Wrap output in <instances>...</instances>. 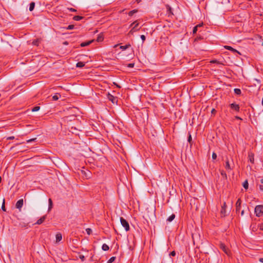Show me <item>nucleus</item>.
Segmentation results:
<instances>
[{"label": "nucleus", "instance_id": "obj_1", "mask_svg": "<svg viewBox=\"0 0 263 263\" xmlns=\"http://www.w3.org/2000/svg\"><path fill=\"white\" fill-rule=\"evenodd\" d=\"M120 220L122 227L124 228L125 231L127 232L129 231L130 227L128 221L122 217L120 218Z\"/></svg>", "mask_w": 263, "mask_h": 263}, {"label": "nucleus", "instance_id": "obj_2", "mask_svg": "<svg viewBox=\"0 0 263 263\" xmlns=\"http://www.w3.org/2000/svg\"><path fill=\"white\" fill-rule=\"evenodd\" d=\"M256 216L257 217H260L263 213V205H258L256 206L254 210Z\"/></svg>", "mask_w": 263, "mask_h": 263}, {"label": "nucleus", "instance_id": "obj_3", "mask_svg": "<svg viewBox=\"0 0 263 263\" xmlns=\"http://www.w3.org/2000/svg\"><path fill=\"white\" fill-rule=\"evenodd\" d=\"M219 248L222 250L227 255L230 256L231 251L222 242L219 243Z\"/></svg>", "mask_w": 263, "mask_h": 263}, {"label": "nucleus", "instance_id": "obj_4", "mask_svg": "<svg viewBox=\"0 0 263 263\" xmlns=\"http://www.w3.org/2000/svg\"><path fill=\"white\" fill-rule=\"evenodd\" d=\"M229 106L231 109H233L237 112H239L240 110L239 105L235 103H231L229 105Z\"/></svg>", "mask_w": 263, "mask_h": 263}, {"label": "nucleus", "instance_id": "obj_5", "mask_svg": "<svg viewBox=\"0 0 263 263\" xmlns=\"http://www.w3.org/2000/svg\"><path fill=\"white\" fill-rule=\"evenodd\" d=\"M134 25V27H133V28L130 30V32H135V31H136L137 30H138V29H137V27L139 25V23L138 22H137V21H136L135 22H134L131 25H130V26H132Z\"/></svg>", "mask_w": 263, "mask_h": 263}, {"label": "nucleus", "instance_id": "obj_6", "mask_svg": "<svg viewBox=\"0 0 263 263\" xmlns=\"http://www.w3.org/2000/svg\"><path fill=\"white\" fill-rule=\"evenodd\" d=\"M241 200L240 198H238L236 203V212L238 213L239 212L241 208Z\"/></svg>", "mask_w": 263, "mask_h": 263}, {"label": "nucleus", "instance_id": "obj_7", "mask_svg": "<svg viewBox=\"0 0 263 263\" xmlns=\"http://www.w3.org/2000/svg\"><path fill=\"white\" fill-rule=\"evenodd\" d=\"M23 205V199H21L18 200L16 202V204H15V207H16V208H17L20 210L22 208Z\"/></svg>", "mask_w": 263, "mask_h": 263}, {"label": "nucleus", "instance_id": "obj_8", "mask_svg": "<svg viewBox=\"0 0 263 263\" xmlns=\"http://www.w3.org/2000/svg\"><path fill=\"white\" fill-rule=\"evenodd\" d=\"M165 7L166 9L167 14H168V15L170 16L171 15H173L174 14L171 7L168 4L166 5Z\"/></svg>", "mask_w": 263, "mask_h": 263}, {"label": "nucleus", "instance_id": "obj_9", "mask_svg": "<svg viewBox=\"0 0 263 263\" xmlns=\"http://www.w3.org/2000/svg\"><path fill=\"white\" fill-rule=\"evenodd\" d=\"M46 216L44 215L41 217L35 223V224H42L46 219Z\"/></svg>", "mask_w": 263, "mask_h": 263}, {"label": "nucleus", "instance_id": "obj_10", "mask_svg": "<svg viewBox=\"0 0 263 263\" xmlns=\"http://www.w3.org/2000/svg\"><path fill=\"white\" fill-rule=\"evenodd\" d=\"M108 99L113 103H115V102H117V98L109 93L108 95Z\"/></svg>", "mask_w": 263, "mask_h": 263}, {"label": "nucleus", "instance_id": "obj_11", "mask_svg": "<svg viewBox=\"0 0 263 263\" xmlns=\"http://www.w3.org/2000/svg\"><path fill=\"white\" fill-rule=\"evenodd\" d=\"M224 48L229 50H230L231 51H232L233 53H235V52H237L239 54H240V53L236 49H234L233 48H232L231 46H224Z\"/></svg>", "mask_w": 263, "mask_h": 263}, {"label": "nucleus", "instance_id": "obj_12", "mask_svg": "<svg viewBox=\"0 0 263 263\" xmlns=\"http://www.w3.org/2000/svg\"><path fill=\"white\" fill-rule=\"evenodd\" d=\"M55 237H56V242H58L60 241L62 239V236L61 233H58L56 234Z\"/></svg>", "mask_w": 263, "mask_h": 263}, {"label": "nucleus", "instance_id": "obj_13", "mask_svg": "<svg viewBox=\"0 0 263 263\" xmlns=\"http://www.w3.org/2000/svg\"><path fill=\"white\" fill-rule=\"evenodd\" d=\"M92 42H93V40H91V41H90L88 42H83L80 44V46L81 47H85L86 46L90 45Z\"/></svg>", "mask_w": 263, "mask_h": 263}, {"label": "nucleus", "instance_id": "obj_14", "mask_svg": "<svg viewBox=\"0 0 263 263\" xmlns=\"http://www.w3.org/2000/svg\"><path fill=\"white\" fill-rule=\"evenodd\" d=\"M61 96L60 93H57L54 96H52V100L57 101L59 99V98L61 97Z\"/></svg>", "mask_w": 263, "mask_h": 263}, {"label": "nucleus", "instance_id": "obj_15", "mask_svg": "<svg viewBox=\"0 0 263 263\" xmlns=\"http://www.w3.org/2000/svg\"><path fill=\"white\" fill-rule=\"evenodd\" d=\"M103 35L102 34H100L97 37V41L98 42H101L103 41Z\"/></svg>", "mask_w": 263, "mask_h": 263}, {"label": "nucleus", "instance_id": "obj_16", "mask_svg": "<svg viewBox=\"0 0 263 263\" xmlns=\"http://www.w3.org/2000/svg\"><path fill=\"white\" fill-rule=\"evenodd\" d=\"M130 46H131V45L130 44H127L124 46H121L120 47V48L122 50H125L127 49V48H128L129 47H130Z\"/></svg>", "mask_w": 263, "mask_h": 263}, {"label": "nucleus", "instance_id": "obj_17", "mask_svg": "<svg viewBox=\"0 0 263 263\" xmlns=\"http://www.w3.org/2000/svg\"><path fill=\"white\" fill-rule=\"evenodd\" d=\"M85 64L84 62H79L76 64L77 67L82 68L83 67L85 66Z\"/></svg>", "mask_w": 263, "mask_h": 263}, {"label": "nucleus", "instance_id": "obj_18", "mask_svg": "<svg viewBox=\"0 0 263 263\" xmlns=\"http://www.w3.org/2000/svg\"><path fill=\"white\" fill-rule=\"evenodd\" d=\"M49 205H48V211H50L53 206V203L51 199L49 198L48 200Z\"/></svg>", "mask_w": 263, "mask_h": 263}, {"label": "nucleus", "instance_id": "obj_19", "mask_svg": "<svg viewBox=\"0 0 263 263\" xmlns=\"http://www.w3.org/2000/svg\"><path fill=\"white\" fill-rule=\"evenodd\" d=\"M175 217V215L174 214H172L170 216H169L166 219L167 221L171 222L172 221Z\"/></svg>", "mask_w": 263, "mask_h": 263}, {"label": "nucleus", "instance_id": "obj_20", "mask_svg": "<svg viewBox=\"0 0 263 263\" xmlns=\"http://www.w3.org/2000/svg\"><path fill=\"white\" fill-rule=\"evenodd\" d=\"M225 168L227 170H231L232 168H231V167L230 166V163H229V161L228 160H227L226 162V165H225Z\"/></svg>", "mask_w": 263, "mask_h": 263}, {"label": "nucleus", "instance_id": "obj_21", "mask_svg": "<svg viewBox=\"0 0 263 263\" xmlns=\"http://www.w3.org/2000/svg\"><path fill=\"white\" fill-rule=\"evenodd\" d=\"M35 7V3L34 2H31L30 3L29 5V10L30 11H32L34 10Z\"/></svg>", "mask_w": 263, "mask_h": 263}, {"label": "nucleus", "instance_id": "obj_22", "mask_svg": "<svg viewBox=\"0 0 263 263\" xmlns=\"http://www.w3.org/2000/svg\"><path fill=\"white\" fill-rule=\"evenodd\" d=\"M102 249L104 251H108L109 248L107 245L104 243L102 246Z\"/></svg>", "mask_w": 263, "mask_h": 263}, {"label": "nucleus", "instance_id": "obj_23", "mask_svg": "<svg viewBox=\"0 0 263 263\" xmlns=\"http://www.w3.org/2000/svg\"><path fill=\"white\" fill-rule=\"evenodd\" d=\"M83 17L81 16H79V15H76L74 16L73 17V19L74 20V21H80L81 20Z\"/></svg>", "mask_w": 263, "mask_h": 263}, {"label": "nucleus", "instance_id": "obj_24", "mask_svg": "<svg viewBox=\"0 0 263 263\" xmlns=\"http://www.w3.org/2000/svg\"><path fill=\"white\" fill-rule=\"evenodd\" d=\"M138 12V10L137 9H134V10H133L130 11H129L128 13V15L129 16H132L134 15V14H135V13H137Z\"/></svg>", "mask_w": 263, "mask_h": 263}, {"label": "nucleus", "instance_id": "obj_25", "mask_svg": "<svg viewBox=\"0 0 263 263\" xmlns=\"http://www.w3.org/2000/svg\"><path fill=\"white\" fill-rule=\"evenodd\" d=\"M40 42L39 39H35L32 41V44L35 46H38Z\"/></svg>", "mask_w": 263, "mask_h": 263}, {"label": "nucleus", "instance_id": "obj_26", "mask_svg": "<svg viewBox=\"0 0 263 263\" xmlns=\"http://www.w3.org/2000/svg\"><path fill=\"white\" fill-rule=\"evenodd\" d=\"M234 91L235 93L237 95H240L241 93V90L239 88H235Z\"/></svg>", "mask_w": 263, "mask_h": 263}, {"label": "nucleus", "instance_id": "obj_27", "mask_svg": "<svg viewBox=\"0 0 263 263\" xmlns=\"http://www.w3.org/2000/svg\"><path fill=\"white\" fill-rule=\"evenodd\" d=\"M243 187L246 189V190H247L248 189V187H249V184H248V182L247 180H246L243 183Z\"/></svg>", "mask_w": 263, "mask_h": 263}, {"label": "nucleus", "instance_id": "obj_28", "mask_svg": "<svg viewBox=\"0 0 263 263\" xmlns=\"http://www.w3.org/2000/svg\"><path fill=\"white\" fill-rule=\"evenodd\" d=\"M220 173H221V176L225 179H227V174L226 173L222 170L221 172H220Z\"/></svg>", "mask_w": 263, "mask_h": 263}, {"label": "nucleus", "instance_id": "obj_29", "mask_svg": "<svg viewBox=\"0 0 263 263\" xmlns=\"http://www.w3.org/2000/svg\"><path fill=\"white\" fill-rule=\"evenodd\" d=\"M40 109V106H36L34 107H33L31 109L32 111H37L38 110H39Z\"/></svg>", "mask_w": 263, "mask_h": 263}, {"label": "nucleus", "instance_id": "obj_30", "mask_svg": "<svg viewBox=\"0 0 263 263\" xmlns=\"http://www.w3.org/2000/svg\"><path fill=\"white\" fill-rule=\"evenodd\" d=\"M249 159H250V162L252 163H254V156H253V154L252 155H249Z\"/></svg>", "mask_w": 263, "mask_h": 263}, {"label": "nucleus", "instance_id": "obj_31", "mask_svg": "<svg viewBox=\"0 0 263 263\" xmlns=\"http://www.w3.org/2000/svg\"><path fill=\"white\" fill-rule=\"evenodd\" d=\"M115 259L116 257L112 256L107 261V263H112L113 261H115Z\"/></svg>", "mask_w": 263, "mask_h": 263}, {"label": "nucleus", "instance_id": "obj_32", "mask_svg": "<svg viewBox=\"0 0 263 263\" xmlns=\"http://www.w3.org/2000/svg\"><path fill=\"white\" fill-rule=\"evenodd\" d=\"M86 231L87 234L89 235L92 233V230L90 228H87Z\"/></svg>", "mask_w": 263, "mask_h": 263}, {"label": "nucleus", "instance_id": "obj_33", "mask_svg": "<svg viewBox=\"0 0 263 263\" xmlns=\"http://www.w3.org/2000/svg\"><path fill=\"white\" fill-rule=\"evenodd\" d=\"M187 141L190 144H192V138L190 133H189Z\"/></svg>", "mask_w": 263, "mask_h": 263}, {"label": "nucleus", "instance_id": "obj_34", "mask_svg": "<svg viewBox=\"0 0 263 263\" xmlns=\"http://www.w3.org/2000/svg\"><path fill=\"white\" fill-rule=\"evenodd\" d=\"M74 26L73 25H69L68 26V27L66 28L68 30H71L74 29Z\"/></svg>", "mask_w": 263, "mask_h": 263}, {"label": "nucleus", "instance_id": "obj_35", "mask_svg": "<svg viewBox=\"0 0 263 263\" xmlns=\"http://www.w3.org/2000/svg\"><path fill=\"white\" fill-rule=\"evenodd\" d=\"M198 27V26H195L194 28H193V34H195L196 33L197 31V28Z\"/></svg>", "mask_w": 263, "mask_h": 263}, {"label": "nucleus", "instance_id": "obj_36", "mask_svg": "<svg viewBox=\"0 0 263 263\" xmlns=\"http://www.w3.org/2000/svg\"><path fill=\"white\" fill-rule=\"evenodd\" d=\"M2 210L3 211H5V212L6 211V208H5V199H3V204L2 205Z\"/></svg>", "mask_w": 263, "mask_h": 263}, {"label": "nucleus", "instance_id": "obj_37", "mask_svg": "<svg viewBox=\"0 0 263 263\" xmlns=\"http://www.w3.org/2000/svg\"><path fill=\"white\" fill-rule=\"evenodd\" d=\"M79 258H80V259L82 261H84L85 260V256H84V255H80L79 256Z\"/></svg>", "mask_w": 263, "mask_h": 263}, {"label": "nucleus", "instance_id": "obj_38", "mask_svg": "<svg viewBox=\"0 0 263 263\" xmlns=\"http://www.w3.org/2000/svg\"><path fill=\"white\" fill-rule=\"evenodd\" d=\"M140 37H141V40H142V43H143L146 40V37L144 35H141L140 36Z\"/></svg>", "mask_w": 263, "mask_h": 263}, {"label": "nucleus", "instance_id": "obj_39", "mask_svg": "<svg viewBox=\"0 0 263 263\" xmlns=\"http://www.w3.org/2000/svg\"><path fill=\"white\" fill-rule=\"evenodd\" d=\"M212 157L213 159L215 160L217 158V154L213 152Z\"/></svg>", "mask_w": 263, "mask_h": 263}, {"label": "nucleus", "instance_id": "obj_40", "mask_svg": "<svg viewBox=\"0 0 263 263\" xmlns=\"http://www.w3.org/2000/svg\"><path fill=\"white\" fill-rule=\"evenodd\" d=\"M169 255H170V256H175L176 255V252H175V251H173L171 252L170 253Z\"/></svg>", "mask_w": 263, "mask_h": 263}, {"label": "nucleus", "instance_id": "obj_41", "mask_svg": "<svg viewBox=\"0 0 263 263\" xmlns=\"http://www.w3.org/2000/svg\"><path fill=\"white\" fill-rule=\"evenodd\" d=\"M203 37H202L201 36H197V37H196L195 39V41H198V40H203Z\"/></svg>", "mask_w": 263, "mask_h": 263}, {"label": "nucleus", "instance_id": "obj_42", "mask_svg": "<svg viewBox=\"0 0 263 263\" xmlns=\"http://www.w3.org/2000/svg\"><path fill=\"white\" fill-rule=\"evenodd\" d=\"M221 213L222 214H224L225 215L226 214V209H224L223 208V206H222V209H221Z\"/></svg>", "mask_w": 263, "mask_h": 263}, {"label": "nucleus", "instance_id": "obj_43", "mask_svg": "<svg viewBox=\"0 0 263 263\" xmlns=\"http://www.w3.org/2000/svg\"><path fill=\"white\" fill-rule=\"evenodd\" d=\"M260 230L263 231V224H260L258 226Z\"/></svg>", "mask_w": 263, "mask_h": 263}, {"label": "nucleus", "instance_id": "obj_44", "mask_svg": "<svg viewBox=\"0 0 263 263\" xmlns=\"http://www.w3.org/2000/svg\"><path fill=\"white\" fill-rule=\"evenodd\" d=\"M68 9L71 11V12H76L77 11V10L74 9V8H68Z\"/></svg>", "mask_w": 263, "mask_h": 263}, {"label": "nucleus", "instance_id": "obj_45", "mask_svg": "<svg viewBox=\"0 0 263 263\" xmlns=\"http://www.w3.org/2000/svg\"><path fill=\"white\" fill-rule=\"evenodd\" d=\"M134 66V63H129L128 64V67L129 68H133Z\"/></svg>", "mask_w": 263, "mask_h": 263}, {"label": "nucleus", "instance_id": "obj_46", "mask_svg": "<svg viewBox=\"0 0 263 263\" xmlns=\"http://www.w3.org/2000/svg\"><path fill=\"white\" fill-rule=\"evenodd\" d=\"M14 139V136H10V137H9L7 138V140H13Z\"/></svg>", "mask_w": 263, "mask_h": 263}, {"label": "nucleus", "instance_id": "obj_47", "mask_svg": "<svg viewBox=\"0 0 263 263\" xmlns=\"http://www.w3.org/2000/svg\"><path fill=\"white\" fill-rule=\"evenodd\" d=\"M211 62L212 63H219V62L218 61H217L216 60H212V61H211Z\"/></svg>", "mask_w": 263, "mask_h": 263}, {"label": "nucleus", "instance_id": "obj_48", "mask_svg": "<svg viewBox=\"0 0 263 263\" xmlns=\"http://www.w3.org/2000/svg\"><path fill=\"white\" fill-rule=\"evenodd\" d=\"M35 139H36V138L29 139V140H28L27 141V142H32V141H34Z\"/></svg>", "mask_w": 263, "mask_h": 263}, {"label": "nucleus", "instance_id": "obj_49", "mask_svg": "<svg viewBox=\"0 0 263 263\" xmlns=\"http://www.w3.org/2000/svg\"><path fill=\"white\" fill-rule=\"evenodd\" d=\"M235 119H236L237 120H242L240 117H239L238 116H235Z\"/></svg>", "mask_w": 263, "mask_h": 263}, {"label": "nucleus", "instance_id": "obj_50", "mask_svg": "<svg viewBox=\"0 0 263 263\" xmlns=\"http://www.w3.org/2000/svg\"><path fill=\"white\" fill-rule=\"evenodd\" d=\"M216 110L214 109V108H213L211 110V113L212 114H214L215 112H216Z\"/></svg>", "mask_w": 263, "mask_h": 263}, {"label": "nucleus", "instance_id": "obj_51", "mask_svg": "<svg viewBox=\"0 0 263 263\" xmlns=\"http://www.w3.org/2000/svg\"><path fill=\"white\" fill-rule=\"evenodd\" d=\"M259 189H260V190H263V185H259Z\"/></svg>", "mask_w": 263, "mask_h": 263}, {"label": "nucleus", "instance_id": "obj_52", "mask_svg": "<svg viewBox=\"0 0 263 263\" xmlns=\"http://www.w3.org/2000/svg\"><path fill=\"white\" fill-rule=\"evenodd\" d=\"M141 1H142L141 0H136V2L138 4L140 3Z\"/></svg>", "mask_w": 263, "mask_h": 263}, {"label": "nucleus", "instance_id": "obj_53", "mask_svg": "<svg viewBox=\"0 0 263 263\" xmlns=\"http://www.w3.org/2000/svg\"><path fill=\"white\" fill-rule=\"evenodd\" d=\"M259 261H260L261 262H262V263H263V258H259Z\"/></svg>", "mask_w": 263, "mask_h": 263}, {"label": "nucleus", "instance_id": "obj_54", "mask_svg": "<svg viewBox=\"0 0 263 263\" xmlns=\"http://www.w3.org/2000/svg\"><path fill=\"white\" fill-rule=\"evenodd\" d=\"M244 214V210H242L241 212V216H243Z\"/></svg>", "mask_w": 263, "mask_h": 263}, {"label": "nucleus", "instance_id": "obj_55", "mask_svg": "<svg viewBox=\"0 0 263 263\" xmlns=\"http://www.w3.org/2000/svg\"><path fill=\"white\" fill-rule=\"evenodd\" d=\"M222 206H223V208L225 209V208H226V202H224L223 205Z\"/></svg>", "mask_w": 263, "mask_h": 263}, {"label": "nucleus", "instance_id": "obj_56", "mask_svg": "<svg viewBox=\"0 0 263 263\" xmlns=\"http://www.w3.org/2000/svg\"><path fill=\"white\" fill-rule=\"evenodd\" d=\"M64 44L65 45H68V42H67V41H66V42H65L64 43Z\"/></svg>", "mask_w": 263, "mask_h": 263}, {"label": "nucleus", "instance_id": "obj_57", "mask_svg": "<svg viewBox=\"0 0 263 263\" xmlns=\"http://www.w3.org/2000/svg\"><path fill=\"white\" fill-rule=\"evenodd\" d=\"M202 24H203L202 23L201 24H199V25H198L197 26H198V27H199L202 26Z\"/></svg>", "mask_w": 263, "mask_h": 263}, {"label": "nucleus", "instance_id": "obj_58", "mask_svg": "<svg viewBox=\"0 0 263 263\" xmlns=\"http://www.w3.org/2000/svg\"><path fill=\"white\" fill-rule=\"evenodd\" d=\"M260 182H261V183H263V178L261 179V180H260Z\"/></svg>", "mask_w": 263, "mask_h": 263}, {"label": "nucleus", "instance_id": "obj_59", "mask_svg": "<svg viewBox=\"0 0 263 263\" xmlns=\"http://www.w3.org/2000/svg\"><path fill=\"white\" fill-rule=\"evenodd\" d=\"M254 229H255V227H253V228H252V229H253V231H254Z\"/></svg>", "mask_w": 263, "mask_h": 263}, {"label": "nucleus", "instance_id": "obj_60", "mask_svg": "<svg viewBox=\"0 0 263 263\" xmlns=\"http://www.w3.org/2000/svg\"><path fill=\"white\" fill-rule=\"evenodd\" d=\"M254 229H255V227H253V228H252V229H253V231H254Z\"/></svg>", "mask_w": 263, "mask_h": 263}, {"label": "nucleus", "instance_id": "obj_61", "mask_svg": "<svg viewBox=\"0 0 263 263\" xmlns=\"http://www.w3.org/2000/svg\"><path fill=\"white\" fill-rule=\"evenodd\" d=\"M117 46H118V45H115V46H114V47H117Z\"/></svg>", "mask_w": 263, "mask_h": 263}, {"label": "nucleus", "instance_id": "obj_62", "mask_svg": "<svg viewBox=\"0 0 263 263\" xmlns=\"http://www.w3.org/2000/svg\"><path fill=\"white\" fill-rule=\"evenodd\" d=\"M262 45H263V43H262Z\"/></svg>", "mask_w": 263, "mask_h": 263}]
</instances>
